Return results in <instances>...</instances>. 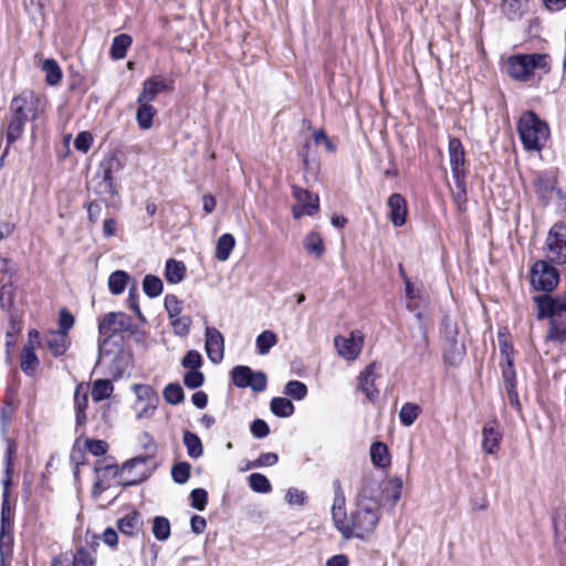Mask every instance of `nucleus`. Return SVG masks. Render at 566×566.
Instances as JSON below:
<instances>
[{"mask_svg": "<svg viewBox=\"0 0 566 566\" xmlns=\"http://www.w3.org/2000/svg\"><path fill=\"white\" fill-rule=\"evenodd\" d=\"M132 318L124 312H109L98 323V357L109 356L113 350L112 344L120 347L123 344L122 333L132 332Z\"/></svg>", "mask_w": 566, "mask_h": 566, "instance_id": "nucleus-1", "label": "nucleus"}, {"mask_svg": "<svg viewBox=\"0 0 566 566\" xmlns=\"http://www.w3.org/2000/svg\"><path fill=\"white\" fill-rule=\"evenodd\" d=\"M517 133L526 150L539 151L549 138L548 125L533 111H527L520 117Z\"/></svg>", "mask_w": 566, "mask_h": 566, "instance_id": "nucleus-2", "label": "nucleus"}, {"mask_svg": "<svg viewBox=\"0 0 566 566\" xmlns=\"http://www.w3.org/2000/svg\"><path fill=\"white\" fill-rule=\"evenodd\" d=\"M548 73L549 55L544 53L515 54L506 61V73L515 81L527 82L535 71Z\"/></svg>", "mask_w": 566, "mask_h": 566, "instance_id": "nucleus-3", "label": "nucleus"}, {"mask_svg": "<svg viewBox=\"0 0 566 566\" xmlns=\"http://www.w3.org/2000/svg\"><path fill=\"white\" fill-rule=\"evenodd\" d=\"M380 516V505L378 502L357 501L356 510L350 514L348 526L350 528V538L364 539L371 533L378 524Z\"/></svg>", "mask_w": 566, "mask_h": 566, "instance_id": "nucleus-4", "label": "nucleus"}, {"mask_svg": "<svg viewBox=\"0 0 566 566\" xmlns=\"http://www.w3.org/2000/svg\"><path fill=\"white\" fill-rule=\"evenodd\" d=\"M151 460V455H138L124 462L119 471V484L132 486L147 480L153 472V469L148 465Z\"/></svg>", "mask_w": 566, "mask_h": 566, "instance_id": "nucleus-5", "label": "nucleus"}, {"mask_svg": "<svg viewBox=\"0 0 566 566\" xmlns=\"http://www.w3.org/2000/svg\"><path fill=\"white\" fill-rule=\"evenodd\" d=\"M442 337L446 342L443 359L450 366H459L465 356V346L458 339V328L448 318L442 322Z\"/></svg>", "mask_w": 566, "mask_h": 566, "instance_id": "nucleus-6", "label": "nucleus"}, {"mask_svg": "<svg viewBox=\"0 0 566 566\" xmlns=\"http://www.w3.org/2000/svg\"><path fill=\"white\" fill-rule=\"evenodd\" d=\"M545 256L556 264H566V224L555 223L548 231L545 241Z\"/></svg>", "mask_w": 566, "mask_h": 566, "instance_id": "nucleus-7", "label": "nucleus"}, {"mask_svg": "<svg viewBox=\"0 0 566 566\" xmlns=\"http://www.w3.org/2000/svg\"><path fill=\"white\" fill-rule=\"evenodd\" d=\"M232 384L237 388H251L254 392H262L266 389L268 377L261 370H253L249 366L237 365L230 371Z\"/></svg>", "mask_w": 566, "mask_h": 566, "instance_id": "nucleus-8", "label": "nucleus"}, {"mask_svg": "<svg viewBox=\"0 0 566 566\" xmlns=\"http://www.w3.org/2000/svg\"><path fill=\"white\" fill-rule=\"evenodd\" d=\"M559 282V273L548 260L536 261L531 269V284L537 291L551 292Z\"/></svg>", "mask_w": 566, "mask_h": 566, "instance_id": "nucleus-9", "label": "nucleus"}, {"mask_svg": "<svg viewBox=\"0 0 566 566\" xmlns=\"http://www.w3.org/2000/svg\"><path fill=\"white\" fill-rule=\"evenodd\" d=\"M345 494L342 490L340 482H334V500L332 505V520L335 528L342 534L343 538L350 539V528L345 509Z\"/></svg>", "mask_w": 566, "mask_h": 566, "instance_id": "nucleus-10", "label": "nucleus"}, {"mask_svg": "<svg viewBox=\"0 0 566 566\" xmlns=\"http://www.w3.org/2000/svg\"><path fill=\"white\" fill-rule=\"evenodd\" d=\"M133 390L137 397L135 410L138 418L150 417L158 403V396L149 385L137 384L133 386Z\"/></svg>", "mask_w": 566, "mask_h": 566, "instance_id": "nucleus-11", "label": "nucleus"}, {"mask_svg": "<svg viewBox=\"0 0 566 566\" xmlns=\"http://www.w3.org/2000/svg\"><path fill=\"white\" fill-rule=\"evenodd\" d=\"M533 300L537 308V319L549 318L553 321L556 316H560L563 312H566V300L564 297L541 294L534 296Z\"/></svg>", "mask_w": 566, "mask_h": 566, "instance_id": "nucleus-12", "label": "nucleus"}, {"mask_svg": "<svg viewBox=\"0 0 566 566\" xmlns=\"http://www.w3.org/2000/svg\"><path fill=\"white\" fill-rule=\"evenodd\" d=\"M334 345L337 349V354L346 360H355L364 345V336L359 331L352 332L349 336H336L334 338Z\"/></svg>", "mask_w": 566, "mask_h": 566, "instance_id": "nucleus-13", "label": "nucleus"}, {"mask_svg": "<svg viewBox=\"0 0 566 566\" xmlns=\"http://www.w3.org/2000/svg\"><path fill=\"white\" fill-rule=\"evenodd\" d=\"M533 187L539 201L547 205L555 191H558L557 179L552 171H537L533 179Z\"/></svg>", "mask_w": 566, "mask_h": 566, "instance_id": "nucleus-14", "label": "nucleus"}, {"mask_svg": "<svg viewBox=\"0 0 566 566\" xmlns=\"http://www.w3.org/2000/svg\"><path fill=\"white\" fill-rule=\"evenodd\" d=\"M205 349L212 364H220L224 356V338L219 329L207 326L205 329Z\"/></svg>", "mask_w": 566, "mask_h": 566, "instance_id": "nucleus-15", "label": "nucleus"}, {"mask_svg": "<svg viewBox=\"0 0 566 566\" xmlns=\"http://www.w3.org/2000/svg\"><path fill=\"white\" fill-rule=\"evenodd\" d=\"M292 190L294 198L300 205V210L297 208L293 209V216L295 219H298L304 214L314 216L318 211L319 203L317 195L297 186H293Z\"/></svg>", "mask_w": 566, "mask_h": 566, "instance_id": "nucleus-16", "label": "nucleus"}, {"mask_svg": "<svg viewBox=\"0 0 566 566\" xmlns=\"http://www.w3.org/2000/svg\"><path fill=\"white\" fill-rule=\"evenodd\" d=\"M384 489H381L380 481L371 473L365 474L361 479V488L357 495V501L361 502H378L381 506Z\"/></svg>", "mask_w": 566, "mask_h": 566, "instance_id": "nucleus-17", "label": "nucleus"}, {"mask_svg": "<svg viewBox=\"0 0 566 566\" xmlns=\"http://www.w3.org/2000/svg\"><path fill=\"white\" fill-rule=\"evenodd\" d=\"M172 83L160 75L150 76L144 81L138 98L151 103L158 94L171 91Z\"/></svg>", "mask_w": 566, "mask_h": 566, "instance_id": "nucleus-18", "label": "nucleus"}, {"mask_svg": "<svg viewBox=\"0 0 566 566\" xmlns=\"http://www.w3.org/2000/svg\"><path fill=\"white\" fill-rule=\"evenodd\" d=\"M88 407V392L80 385L74 391L75 432L84 436V427L87 421L86 409Z\"/></svg>", "mask_w": 566, "mask_h": 566, "instance_id": "nucleus-19", "label": "nucleus"}, {"mask_svg": "<svg viewBox=\"0 0 566 566\" xmlns=\"http://www.w3.org/2000/svg\"><path fill=\"white\" fill-rule=\"evenodd\" d=\"M450 167L452 177L454 176H467L465 165V151L461 140L457 137L449 139L448 145Z\"/></svg>", "mask_w": 566, "mask_h": 566, "instance_id": "nucleus-20", "label": "nucleus"}, {"mask_svg": "<svg viewBox=\"0 0 566 566\" xmlns=\"http://www.w3.org/2000/svg\"><path fill=\"white\" fill-rule=\"evenodd\" d=\"M388 218L395 227H402L407 221V201L400 193H392L387 200Z\"/></svg>", "mask_w": 566, "mask_h": 566, "instance_id": "nucleus-21", "label": "nucleus"}, {"mask_svg": "<svg viewBox=\"0 0 566 566\" xmlns=\"http://www.w3.org/2000/svg\"><path fill=\"white\" fill-rule=\"evenodd\" d=\"M502 441V432L496 420L489 421L482 430V448L488 454H495Z\"/></svg>", "mask_w": 566, "mask_h": 566, "instance_id": "nucleus-22", "label": "nucleus"}, {"mask_svg": "<svg viewBox=\"0 0 566 566\" xmlns=\"http://www.w3.org/2000/svg\"><path fill=\"white\" fill-rule=\"evenodd\" d=\"M376 364L371 363L364 368L358 377V388L361 392L365 394L366 398L374 402L378 396L379 390L375 386L376 373H375Z\"/></svg>", "mask_w": 566, "mask_h": 566, "instance_id": "nucleus-23", "label": "nucleus"}, {"mask_svg": "<svg viewBox=\"0 0 566 566\" xmlns=\"http://www.w3.org/2000/svg\"><path fill=\"white\" fill-rule=\"evenodd\" d=\"M43 344L53 356L59 357L66 353L71 342L69 335L57 331H50L44 335Z\"/></svg>", "mask_w": 566, "mask_h": 566, "instance_id": "nucleus-24", "label": "nucleus"}, {"mask_svg": "<svg viewBox=\"0 0 566 566\" xmlns=\"http://www.w3.org/2000/svg\"><path fill=\"white\" fill-rule=\"evenodd\" d=\"M92 189L106 205H116L118 199V186L116 182L94 177L92 179Z\"/></svg>", "mask_w": 566, "mask_h": 566, "instance_id": "nucleus-25", "label": "nucleus"}, {"mask_svg": "<svg viewBox=\"0 0 566 566\" xmlns=\"http://www.w3.org/2000/svg\"><path fill=\"white\" fill-rule=\"evenodd\" d=\"M123 168V165L118 157L115 155H111L105 157L98 166V170L96 171V178L102 180L116 182L115 175L118 174Z\"/></svg>", "mask_w": 566, "mask_h": 566, "instance_id": "nucleus-26", "label": "nucleus"}, {"mask_svg": "<svg viewBox=\"0 0 566 566\" xmlns=\"http://www.w3.org/2000/svg\"><path fill=\"white\" fill-rule=\"evenodd\" d=\"M33 111V102L25 94L12 98L10 104V118L29 120V113Z\"/></svg>", "mask_w": 566, "mask_h": 566, "instance_id": "nucleus-27", "label": "nucleus"}, {"mask_svg": "<svg viewBox=\"0 0 566 566\" xmlns=\"http://www.w3.org/2000/svg\"><path fill=\"white\" fill-rule=\"evenodd\" d=\"M130 365V355L123 349V345L118 347L115 356L112 359L109 370L114 378L123 377Z\"/></svg>", "mask_w": 566, "mask_h": 566, "instance_id": "nucleus-28", "label": "nucleus"}, {"mask_svg": "<svg viewBox=\"0 0 566 566\" xmlns=\"http://www.w3.org/2000/svg\"><path fill=\"white\" fill-rule=\"evenodd\" d=\"M17 451V444L12 439H7V449L3 458L6 479L2 481L3 492L9 493L12 482L13 459Z\"/></svg>", "mask_w": 566, "mask_h": 566, "instance_id": "nucleus-29", "label": "nucleus"}, {"mask_svg": "<svg viewBox=\"0 0 566 566\" xmlns=\"http://www.w3.org/2000/svg\"><path fill=\"white\" fill-rule=\"evenodd\" d=\"M119 532L127 536H136L142 527L139 514L133 511L117 521Z\"/></svg>", "mask_w": 566, "mask_h": 566, "instance_id": "nucleus-30", "label": "nucleus"}, {"mask_svg": "<svg viewBox=\"0 0 566 566\" xmlns=\"http://www.w3.org/2000/svg\"><path fill=\"white\" fill-rule=\"evenodd\" d=\"M138 108L136 113V120L142 129H149L153 126L156 109L149 102L137 98Z\"/></svg>", "mask_w": 566, "mask_h": 566, "instance_id": "nucleus-31", "label": "nucleus"}, {"mask_svg": "<svg viewBox=\"0 0 566 566\" xmlns=\"http://www.w3.org/2000/svg\"><path fill=\"white\" fill-rule=\"evenodd\" d=\"M20 360L22 371L28 376L33 375L36 367L39 366V359L31 343L23 346Z\"/></svg>", "mask_w": 566, "mask_h": 566, "instance_id": "nucleus-32", "label": "nucleus"}, {"mask_svg": "<svg viewBox=\"0 0 566 566\" xmlns=\"http://www.w3.org/2000/svg\"><path fill=\"white\" fill-rule=\"evenodd\" d=\"M133 39L126 33L116 35L111 45L109 54L113 60H122L126 56L128 48L132 45Z\"/></svg>", "mask_w": 566, "mask_h": 566, "instance_id": "nucleus-33", "label": "nucleus"}, {"mask_svg": "<svg viewBox=\"0 0 566 566\" xmlns=\"http://www.w3.org/2000/svg\"><path fill=\"white\" fill-rule=\"evenodd\" d=\"M186 275V266L184 262L175 259H168L165 266V277L168 283H180Z\"/></svg>", "mask_w": 566, "mask_h": 566, "instance_id": "nucleus-34", "label": "nucleus"}, {"mask_svg": "<svg viewBox=\"0 0 566 566\" xmlns=\"http://www.w3.org/2000/svg\"><path fill=\"white\" fill-rule=\"evenodd\" d=\"M304 249L311 255L319 259L325 252L324 241L321 234L316 231H311L306 234L303 241Z\"/></svg>", "mask_w": 566, "mask_h": 566, "instance_id": "nucleus-35", "label": "nucleus"}, {"mask_svg": "<svg viewBox=\"0 0 566 566\" xmlns=\"http://www.w3.org/2000/svg\"><path fill=\"white\" fill-rule=\"evenodd\" d=\"M235 245V239L231 233H223L219 237L216 245V259L224 262L230 258V254Z\"/></svg>", "mask_w": 566, "mask_h": 566, "instance_id": "nucleus-36", "label": "nucleus"}, {"mask_svg": "<svg viewBox=\"0 0 566 566\" xmlns=\"http://www.w3.org/2000/svg\"><path fill=\"white\" fill-rule=\"evenodd\" d=\"M27 122H23L21 119H14V118H8V124L6 128V140H7V148L4 150L3 156L8 154L9 147L15 143L18 139L21 138L24 126Z\"/></svg>", "mask_w": 566, "mask_h": 566, "instance_id": "nucleus-37", "label": "nucleus"}, {"mask_svg": "<svg viewBox=\"0 0 566 566\" xmlns=\"http://www.w3.org/2000/svg\"><path fill=\"white\" fill-rule=\"evenodd\" d=\"M370 460L377 468H386L390 464L388 447L380 442H374L370 446Z\"/></svg>", "mask_w": 566, "mask_h": 566, "instance_id": "nucleus-38", "label": "nucleus"}, {"mask_svg": "<svg viewBox=\"0 0 566 566\" xmlns=\"http://www.w3.org/2000/svg\"><path fill=\"white\" fill-rule=\"evenodd\" d=\"M182 442L187 453L191 459H199L203 454V446L198 434L186 430L182 436Z\"/></svg>", "mask_w": 566, "mask_h": 566, "instance_id": "nucleus-39", "label": "nucleus"}, {"mask_svg": "<svg viewBox=\"0 0 566 566\" xmlns=\"http://www.w3.org/2000/svg\"><path fill=\"white\" fill-rule=\"evenodd\" d=\"M42 71L45 73V83L54 86L62 81V70L54 59H46L42 64Z\"/></svg>", "mask_w": 566, "mask_h": 566, "instance_id": "nucleus-40", "label": "nucleus"}, {"mask_svg": "<svg viewBox=\"0 0 566 566\" xmlns=\"http://www.w3.org/2000/svg\"><path fill=\"white\" fill-rule=\"evenodd\" d=\"M272 413L280 418H287L294 413V405L292 401L284 397H274L270 402Z\"/></svg>", "mask_w": 566, "mask_h": 566, "instance_id": "nucleus-41", "label": "nucleus"}, {"mask_svg": "<svg viewBox=\"0 0 566 566\" xmlns=\"http://www.w3.org/2000/svg\"><path fill=\"white\" fill-rule=\"evenodd\" d=\"M129 279V274L125 271L117 270L113 272L108 277V289L111 293L114 295L122 294L125 291Z\"/></svg>", "mask_w": 566, "mask_h": 566, "instance_id": "nucleus-42", "label": "nucleus"}, {"mask_svg": "<svg viewBox=\"0 0 566 566\" xmlns=\"http://www.w3.org/2000/svg\"><path fill=\"white\" fill-rule=\"evenodd\" d=\"M454 189H452V198L459 210H464L467 203V176H454Z\"/></svg>", "mask_w": 566, "mask_h": 566, "instance_id": "nucleus-43", "label": "nucleus"}, {"mask_svg": "<svg viewBox=\"0 0 566 566\" xmlns=\"http://www.w3.org/2000/svg\"><path fill=\"white\" fill-rule=\"evenodd\" d=\"M277 343V336L272 331H263L255 339L256 352L259 355H266Z\"/></svg>", "mask_w": 566, "mask_h": 566, "instance_id": "nucleus-44", "label": "nucleus"}, {"mask_svg": "<svg viewBox=\"0 0 566 566\" xmlns=\"http://www.w3.org/2000/svg\"><path fill=\"white\" fill-rule=\"evenodd\" d=\"M14 285L11 282L3 284L0 289V307L8 313H12L14 310Z\"/></svg>", "mask_w": 566, "mask_h": 566, "instance_id": "nucleus-45", "label": "nucleus"}, {"mask_svg": "<svg viewBox=\"0 0 566 566\" xmlns=\"http://www.w3.org/2000/svg\"><path fill=\"white\" fill-rule=\"evenodd\" d=\"M164 284L163 281L153 274H147L143 280V291L150 297H157L163 293Z\"/></svg>", "mask_w": 566, "mask_h": 566, "instance_id": "nucleus-46", "label": "nucleus"}, {"mask_svg": "<svg viewBox=\"0 0 566 566\" xmlns=\"http://www.w3.org/2000/svg\"><path fill=\"white\" fill-rule=\"evenodd\" d=\"M420 407L412 402H406L402 405L399 411V420L405 427H410L415 423L420 415Z\"/></svg>", "mask_w": 566, "mask_h": 566, "instance_id": "nucleus-47", "label": "nucleus"}, {"mask_svg": "<svg viewBox=\"0 0 566 566\" xmlns=\"http://www.w3.org/2000/svg\"><path fill=\"white\" fill-rule=\"evenodd\" d=\"M250 489L255 493L266 494L272 490L271 482L262 473H251L248 476Z\"/></svg>", "mask_w": 566, "mask_h": 566, "instance_id": "nucleus-48", "label": "nucleus"}, {"mask_svg": "<svg viewBox=\"0 0 566 566\" xmlns=\"http://www.w3.org/2000/svg\"><path fill=\"white\" fill-rule=\"evenodd\" d=\"M114 390L113 384L108 379H97L93 384L92 398L94 401H102L108 398Z\"/></svg>", "mask_w": 566, "mask_h": 566, "instance_id": "nucleus-49", "label": "nucleus"}, {"mask_svg": "<svg viewBox=\"0 0 566 566\" xmlns=\"http://www.w3.org/2000/svg\"><path fill=\"white\" fill-rule=\"evenodd\" d=\"M416 317L419 321V326H418L419 337L415 342V350L420 356H423L428 352V348H429L427 326L422 323V314L420 312H418L416 314Z\"/></svg>", "mask_w": 566, "mask_h": 566, "instance_id": "nucleus-50", "label": "nucleus"}, {"mask_svg": "<svg viewBox=\"0 0 566 566\" xmlns=\"http://www.w3.org/2000/svg\"><path fill=\"white\" fill-rule=\"evenodd\" d=\"M283 392L295 399V400H303L307 396L308 389L307 386L300 380H290L285 384Z\"/></svg>", "mask_w": 566, "mask_h": 566, "instance_id": "nucleus-51", "label": "nucleus"}, {"mask_svg": "<svg viewBox=\"0 0 566 566\" xmlns=\"http://www.w3.org/2000/svg\"><path fill=\"white\" fill-rule=\"evenodd\" d=\"M153 534L156 539L164 542L170 536V522L167 517L156 516L153 521Z\"/></svg>", "mask_w": 566, "mask_h": 566, "instance_id": "nucleus-52", "label": "nucleus"}, {"mask_svg": "<svg viewBox=\"0 0 566 566\" xmlns=\"http://www.w3.org/2000/svg\"><path fill=\"white\" fill-rule=\"evenodd\" d=\"M163 396L170 405H178L184 401V389L179 384H169L164 388Z\"/></svg>", "mask_w": 566, "mask_h": 566, "instance_id": "nucleus-53", "label": "nucleus"}, {"mask_svg": "<svg viewBox=\"0 0 566 566\" xmlns=\"http://www.w3.org/2000/svg\"><path fill=\"white\" fill-rule=\"evenodd\" d=\"M191 465L188 462H178L171 468V478L177 484H185L190 478Z\"/></svg>", "mask_w": 566, "mask_h": 566, "instance_id": "nucleus-54", "label": "nucleus"}, {"mask_svg": "<svg viewBox=\"0 0 566 566\" xmlns=\"http://www.w3.org/2000/svg\"><path fill=\"white\" fill-rule=\"evenodd\" d=\"M402 481L399 478L390 479L384 488V494L395 505L401 496Z\"/></svg>", "mask_w": 566, "mask_h": 566, "instance_id": "nucleus-55", "label": "nucleus"}, {"mask_svg": "<svg viewBox=\"0 0 566 566\" xmlns=\"http://www.w3.org/2000/svg\"><path fill=\"white\" fill-rule=\"evenodd\" d=\"M170 319V324L174 328V332L176 335L178 336H186L189 334V331H190V326H191V318L190 316H175V317H169Z\"/></svg>", "mask_w": 566, "mask_h": 566, "instance_id": "nucleus-56", "label": "nucleus"}, {"mask_svg": "<svg viewBox=\"0 0 566 566\" xmlns=\"http://www.w3.org/2000/svg\"><path fill=\"white\" fill-rule=\"evenodd\" d=\"M502 378L505 388L516 387V371L513 358H507L506 363L502 364Z\"/></svg>", "mask_w": 566, "mask_h": 566, "instance_id": "nucleus-57", "label": "nucleus"}, {"mask_svg": "<svg viewBox=\"0 0 566 566\" xmlns=\"http://www.w3.org/2000/svg\"><path fill=\"white\" fill-rule=\"evenodd\" d=\"M205 382V375L199 369L188 370L184 375V384L189 389H197Z\"/></svg>", "mask_w": 566, "mask_h": 566, "instance_id": "nucleus-58", "label": "nucleus"}, {"mask_svg": "<svg viewBox=\"0 0 566 566\" xmlns=\"http://www.w3.org/2000/svg\"><path fill=\"white\" fill-rule=\"evenodd\" d=\"M203 363L201 354L196 349H190L186 353L184 358L181 359V365L185 368L199 369Z\"/></svg>", "mask_w": 566, "mask_h": 566, "instance_id": "nucleus-59", "label": "nucleus"}, {"mask_svg": "<svg viewBox=\"0 0 566 566\" xmlns=\"http://www.w3.org/2000/svg\"><path fill=\"white\" fill-rule=\"evenodd\" d=\"M191 506L198 511H203L208 503V492L198 488L190 492Z\"/></svg>", "mask_w": 566, "mask_h": 566, "instance_id": "nucleus-60", "label": "nucleus"}, {"mask_svg": "<svg viewBox=\"0 0 566 566\" xmlns=\"http://www.w3.org/2000/svg\"><path fill=\"white\" fill-rule=\"evenodd\" d=\"M285 500L290 505L304 506L307 502V494L296 488L286 491Z\"/></svg>", "mask_w": 566, "mask_h": 566, "instance_id": "nucleus-61", "label": "nucleus"}, {"mask_svg": "<svg viewBox=\"0 0 566 566\" xmlns=\"http://www.w3.org/2000/svg\"><path fill=\"white\" fill-rule=\"evenodd\" d=\"M164 305L168 313V317L178 316L182 311L181 302L174 294H167L165 296Z\"/></svg>", "mask_w": 566, "mask_h": 566, "instance_id": "nucleus-62", "label": "nucleus"}, {"mask_svg": "<svg viewBox=\"0 0 566 566\" xmlns=\"http://www.w3.org/2000/svg\"><path fill=\"white\" fill-rule=\"evenodd\" d=\"M94 564L95 560L93 556L84 547L76 549L73 556L72 566H94Z\"/></svg>", "mask_w": 566, "mask_h": 566, "instance_id": "nucleus-63", "label": "nucleus"}, {"mask_svg": "<svg viewBox=\"0 0 566 566\" xmlns=\"http://www.w3.org/2000/svg\"><path fill=\"white\" fill-rule=\"evenodd\" d=\"M547 338L551 340L559 342V343L565 342L566 340V325L565 326L558 325L556 319L549 321Z\"/></svg>", "mask_w": 566, "mask_h": 566, "instance_id": "nucleus-64", "label": "nucleus"}]
</instances>
